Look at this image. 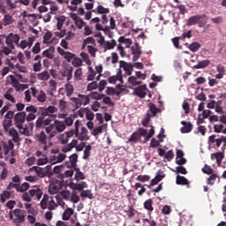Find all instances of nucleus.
Instances as JSON below:
<instances>
[{"label": "nucleus", "mask_w": 226, "mask_h": 226, "mask_svg": "<svg viewBox=\"0 0 226 226\" xmlns=\"http://www.w3.org/2000/svg\"><path fill=\"white\" fill-rule=\"evenodd\" d=\"M40 112L42 117H47V116H49V117L44 120L45 126H49L51 121H54V124H51L46 128V132L49 134V139H53V137L57 135V119H56V115H54L56 107L49 106L48 108H40Z\"/></svg>", "instance_id": "obj_1"}, {"label": "nucleus", "mask_w": 226, "mask_h": 226, "mask_svg": "<svg viewBox=\"0 0 226 226\" xmlns=\"http://www.w3.org/2000/svg\"><path fill=\"white\" fill-rule=\"evenodd\" d=\"M74 92V87L72 83L68 82L64 87H60L58 90V97L60 98L59 101V108L61 111H64L67 106V102L64 101L66 97H72V94Z\"/></svg>", "instance_id": "obj_2"}, {"label": "nucleus", "mask_w": 226, "mask_h": 226, "mask_svg": "<svg viewBox=\"0 0 226 226\" xmlns=\"http://www.w3.org/2000/svg\"><path fill=\"white\" fill-rule=\"evenodd\" d=\"M26 216H27V212L20 208H15L9 213L10 220L12 221L15 226H20L25 223Z\"/></svg>", "instance_id": "obj_3"}, {"label": "nucleus", "mask_w": 226, "mask_h": 226, "mask_svg": "<svg viewBox=\"0 0 226 226\" xmlns=\"http://www.w3.org/2000/svg\"><path fill=\"white\" fill-rule=\"evenodd\" d=\"M9 79H11V84L12 87L16 89V91H20V87L22 89H27L26 84H21L19 82H26L27 80L24 79L21 74H16V76L9 75Z\"/></svg>", "instance_id": "obj_4"}, {"label": "nucleus", "mask_w": 226, "mask_h": 226, "mask_svg": "<svg viewBox=\"0 0 226 226\" xmlns=\"http://www.w3.org/2000/svg\"><path fill=\"white\" fill-rule=\"evenodd\" d=\"M52 165H48L45 168H40L34 166L28 170V172H35L38 177H47V176H52Z\"/></svg>", "instance_id": "obj_5"}, {"label": "nucleus", "mask_w": 226, "mask_h": 226, "mask_svg": "<svg viewBox=\"0 0 226 226\" xmlns=\"http://www.w3.org/2000/svg\"><path fill=\"white\" fill-rule=\"evenodd\" d=\"M66 114H60L58 116V118H63L64 121H57V132H64V129L66 126H72L73 124V118L72 117H67Z\"/></svg>", "instance_id": "obj_6"}, {"label": "nucleus", "mask_w": 226, "mask_h": 226, "mask_svg": "<svg viewBox=\"0 0 226 226\" xmlns=\"http://www.w3.org/2000/svg\"><path fill=\"white\" fill-rule=\"evenodd\" d=\"M19 41H20V36L14 34H10L5 40L6 45L11 49V50L15 49V45H19Z\"/></svg>", "instance_id": "obj_7"}, {"label": "nucleus", "mask_w": 226, "mask_h": 226, "mask_svg": "<svg viewBox=\"0 0 226 226\" xmlns=\"http://www.w3.org/2000/svg\"><path fill=\"white\" fill-rule=\"evenodd\" d=\"M147 133V129L139 128L137 132H132V134L129 138V142H134L137 143L138 140L140 139L141 136H146Z\"/></svg>", "instance_id": "obj_8"}, {"label": "nucleus", "mask_w": 226, "mask_h": 226, "mask_svg": "<svg viewBox=\"0 0 226 226\" xmlns=\"http://www.w3.org/2000/svg\"><path fill=\"white\" fill-rule=\"evenodd\" d=\"M30 89L32 92V95L34 96V98H36L38 102H45V100H47V95L45 94V92H43V90L38 92V90L34 87H31Z\"/></svg>", "instance_id": "obj_9"}, {"label": "nucleus", "mask_w": 226, "mask_h": 226, "mask_svg": "<svg viewBox=\"0 0 226 226\" xmlns=\"http://www.w3.org/2000/svg\"><path fill=\"white\" fill-rule=\"evenodd\" d=\"M119 68L124 69L128 76H131L133 72V66L132 64L126 63V61L121 60L119 61Z\"/></svg>", "instance_id": "obj_10"}, {"label": "nucleus", "mask_w": 226, "mask_h": 226, "mask_svg": "<svg viewBox=\"0 0 226 226\" xmlns=\"http://www.w3.org/2000/svg\"><path fill=\"white\" fill-rule=\"evenodd\" d=\"M131 50L133 55V61H138L140 55L142 54L139 43L136 42L135 45L132 46Z\"/></svg>", "instance_id": "obj_11"}, {"label": "nucleus", "mask_w": 226, "mask_h": 226, "mask_svg": "<svg viewBox=\"0 0 226 226\" xmlns=\"http://www.w3.org/2000/svg\"><path fill=\"white\" fill-rule=\"evenodd\" d=\"M74 135V131L71 130L69 132H65L64 134H60L58 136V140L61 144H66L69 141V139Z\"/></svg>", "instance_id": "obj_12"}, {"label": "nucleus", "mask_w": 226, "mask_h": 226, "mask_svg": "<svg viewBox=\"0 0 226 226\" xmlns=\"http://www.w3.org/2000/svg\"><path fill=\"white\" fill-rule=\"evenodd\" d=\"M14 122L16 126H19V124H24V123H26V112H19L14 115Z\"/></svg>", "instance_id": "obj_13"}, {"label": "nucleus", "mask_w": 226, "mask_h": 226, "mask_svg": "<svg viewBox=\"0 0 226 226\" xmlns=\"http://www.w3.org/2000/svg\"><path fill=\"white\" fill-rule=\"evenodd\" d=\"M30 195L34 200H40V199H41V195H43V192L41 189L35 187L30 190Z\"/></svg>", "instance_id": "obj_14"}, {"label": "nucleus", "mask_w": 226, "mask_h": 226, "mask_svg": "<svg viewBox=\"0 0 226 226\" xmlns=\"http://www.w3.org/2000/svg\"><path fill=\"white\" fill-rule=\"evenodd\" d=\"M57 53H59L61 56H64V58H65V60L67 62H72V60H73V58L75 57V54L72 53V52H66L64 51V49H61V48H57Z\"/></svg>", "instance_id": "obj_15"}, {"label": "nucleus", "mask_w": 226, "mask_h": 226, "mask_svg": "<svg viewBox=\"0 0 226 226\" xmlns=\"http://www.w3.org/2000/svg\"><path fill=\"white\" fill-rule=\"evenodd\" d=\"M8 136L12 138L13 142L16 144L20 142V137L19 136V132L15 128H11L7 132Z\"/></svg>", "instance_id": "obj_16"}, {"label": "nucleus", "mask_w": 226, "mask_h": 226, "mask_svg": "<svg viewBox=\"0 0 226 226\" xmlns=\"http://www.w3.org/2000/svg\"><path fill=\"white\" fill-rule=\"evenodd\" d=\"M70 188L72 191L82 192L85 188H87V184L85 181L81 182L80 184H74L73 182H71Z\"/></svg>", "instance_id": "obj_17"}, {"label": "nucleus", "mask_w": 226, "mask_h": 226, "mask_svg": "<svg viewBox=\"0 0 226 226\" xmlns=\"http://www.w3.org/2000/svg\"><path fill=\"white\" fill-rule=\"evenodd\" d=\"M108 80L110 84H116L117 80H119L121 83H124L122 71L118 70L117 75L110 76V78H109Z\"/></svg>", "instance_id": "obj_18"}, {"label": "nucleus", "mask_w": 226, "mask_h": 226, "mask_svg": "<svg viewBox=\"0 0 226 226\" xmlns=\"http://www.w3.org/2000/svg\"><path fill=\"white\" fill-rule=\"evenodd\" d=\"M164 177H165L164 172L162 170H159L155 175L154 178L151 180V185H158V183L162 182Z\"/></svg>", "instance_id": "obj_19"}, {"label": "nucleus", "mask_w": 226, "mask_h": 226, "mask_svg": "<svg viewBox=\"0 0 226 226\" xmlns=\"http://www.w3.org/2000/svg\"><path fill=\"white\" fill-rule=\"evenodd\" d=\"M80 141L88 140V130L86 127H82L80 132H79V135L76 136Z\"/></svg>", "instance_id": "obj_20"}, {"label": "nucleus", "mask_w": 226, "mask_h": 226, "mask_svg": "<svg viewBox=\"0 0 226 226\" xmlns=\"http://www.w3.org/2000/svg\"><path fill=\"white\" fill-rule=\"evenodd\" d=\"M72 72H73V68L69 67V68H64L62 72H59V74L62 77H67V82H69V80H71L72 78Z\"/></svg>", "instance_id": "obj_21"}, {"label": "nucleus", "mask_w": 226, "mask_h": 226, "mask_svg": "<svg viewBox=\"0 0 226 226\" xmlns=\"http://www.w3.org/2000/svg\"><path fill=\"white\" fill-rule=\"evenodd\" d=\"M181 124L184 125V127L180 129L182 133H189L192 132V124L190 122L187 123L186 121H181Z\"/></svg>", "instance_id": "obj_22"}, {"label": "nucleus", "mask_w": 226, "mask_h": 226, "mask_svg": "<svg viewBox=\"0 0 226 226\" xmlns=\"http://www.w3.org/2000/svg\"><path fill=\"white\" fill-rule=\"evenodd\" d=\"M176 183H177V185H186L187 188H190L189 180L185 177H181L180 175H177V177L176 178Z\"/></svg>", "instance_id": "obj_23"}, {"label": "nucleus", "mask_w": 226, "mask_h": 226, "mask_svg": "<svg viewBox=\"0 0 226 226\" xmlns=\"http://www.w3.org/2000/svg\"><path fill=\"white\" fill-rule=\"evenodd\" d=\"M128 83L131 85L129 86L130 89H132L133 87H137L142 84L141 80H138V79L135 76H129Z\"/></svg>", "instance_id": "obj_24"}, {"label": "nucleus", "mask_w": 226, "mask_h": 226, "mask_svg": "<svg viewBox=\"0 0 226 226\" xmlns=\"http://www.w3.org/2000/svg\"><path fill=\"white\" fill-rule=\"evenodd\" d=\"M146 91H147V87L146 86H139L134 89V93L137 94V96L140 98H145L146 96Z\"/></svg>", "instance_id": "obj_25"}, {"label": "nucleus", "mask_w": 226, "mask_h": 226, "mask_svg": "<svg viewBox=\"0 0 226 226\" xmlns=\"http://www.w3.org/2000/svg\"><path fill=\"white\" fill-rule=\"evenodd\" d=\"M201 19H202V17L200 15L192 16V17L189 18V19L187 20V26H195V25L199 24V22L200 21Z\"/></svg>", "instance_id": "obj_26"}, {"label": "nucleus", "mask_w": 226, "mask_h": 226, "mask_svg": "<svg viewBox=\"0 0 226 226\" xmlns=\"http://www.w3.org/2000/svg\"><path fill=\"white\" fill-rule=\"evenodd\" d=\"M148 108H149L148 113L152 114L151 117H155L158 112H160V109L156 108L155 104L153 102L148 103Z\"/></svg>", "instance_id": "obj_27"}, {"label": "nucleus", "mask_w": 226, "mask_h": 226, "mask_svg": "<svg viewBox=\"0 0 226 226\" xmlns=\"http://www.w3.org/2000/svg\"><path fill=\"white\" fill-rule=\"evenodd\" d=\"M77 139H72V141L68 144L67 146H64L62 148L63 153H69V151H72V148H77Z\"/></svg>", "instance_id": "obj_28"}, {"label": "nucleus", "mask_w": 226, "mask_h": 226, "mask_svg": "<svg viewBox=\"0 0 226 226\" xmlns=\"http://www.w3.org/2000/svg\"><path fill=\"white\" fill-rule=\"evenodd\" d=\"M208 141L212 144L215 143V146L217 147H220L222 146V136L220 137V138H217L216 139V135H211L209 138H208Z\"/></svg>", "instance_id": "obj_29"}, {"label": "nucleus", "mask_w": 226, "mask_h": 226, "mask_svg": "<svg viewBox=\"0 0 226 226\" xmlns=\"http://www.w3.org/2000/svg\"><path fill=\"white\" fill-rule=\"evenodd\" d=\"M11 193L13 192L10 191H4L3 193L0 194V201L2 204H4V202L9 199H11Z\"/></svg>", "instance_id": "obj_30"}, {"label": "nucleus", "mask_w": 226, "mask_h": 226, "mask_svg": "<svg viewBox=\"0 0 226 226\" xmlns=\"http://www.w3.org/2000/svg\"><path fill=\"white\" fill-rule=\"evenodd\" d=\"M14 147H15V145L13 144V141H11V139L8 140V144L4 142V154H8V153L13 150Z\"/></svg>", "instance_id": "obj_31"}, {"label": "nucleus", "mask_w": 226, "mask_h": 226, "mask_svg": "<svg viewBox=\"0 0 226 226\" xmlns=\"http://www.w3.org/2000/svg\"><path fill=\"white\" fill-rule=\"evenodd\" d=\"M73 213H74V210L72 207H68L63 213L62 219L64 221L70 220L72 217V215H73Z\"/></svg>", "instance_id": "obj_32"}, {"label": "nucleus", "mask_w": 226, "mask_h": 226, "mask_svg": "<svg viewBox=\"0 0 226 226\" xmlns=\"http://www.w3.org/2000/svg\"><path fill=\"white\" fill-rule=\"evenodd\" d=\"M216 178H218V183H220L221 177H218L217 174H215V173L210 174V177L207 178V184L209 185H214L216 181Z\"/></svg>", "instance_id": "obj_33"}, {"label": "nucleus", "mask_w": 226, "mask_h": 226, "mask_svg": "<svg viewBox=\"0 0 226 226\" xmlns=\"http://www.w3.org/2000/svg\"><path fill=\"white\" fill-rule=\"evenodd\" d=\"M49 200H50V197L48 194H44L40 203L41 209H47L49 207Z\"/></svg>", "instance_id": "obj_34"}, {"label": "nucleus", "mask_w": 226, "mask_h": 226, "mask_svg": "<svg viewBox=\"0 0 226 226\" xmlns=\"http://www.w3.org/2000/svg\"><path fill=\"white\" fill-rule=\"evenodd\" d=\"M210 63H211V61L208 59L200 61V63H198V64L194 65V69H205V68L208 67Z\"/></svg>", "instance_id": "obj_35"}, {"label": "nucleus", "mask_w": 226, "mask_h": 226, "mask_svg": "<svg viewBox=\"0 0 226 226\" xmlns=\"http://www.w3.org/2000/svg\"><path fill=\"white\" fill-rule=\"evenodd\" d=\"M144 209L147 210L148 212L152 213L154 211V207H153V200L148 199L143 203Z\"/></svg>", "instance_id": "obj_36"}, {"label": "nucleus", "mask_w": 226, "mask_h": 226, "mask_svg": "<svg viewBox=\"0 0 226 226\" xmlns=\"http://www.w3.org/2000/svg\"><path fill=\"white\" fill-rule=\"evenodd\" d=\"M97 94V99L101 100L102 97H104L103 102L106 105H114L113 102L111 101L109 96H105V94H99L98 93H95Z\"/></svg>", "instance_id": "obj_37"}, {"label": "nucleus", "mask_w": 226, "mask_h": 226, "mask_svg": "<svg viewBox=\"0 0 226 226\" xmlns=\"http://www.w3.org/2000/svg\"><path fill=\"white\" fill-rule=\"evenodd\" d=\"M58 172H57V178H64V177H72L73 175V170H67L64 172V174L59 173L60 166H57Z\"/></svg>", "instance_id": "obj_38"}, {"label": "nucleus", "mask_w": 226, "mask_h": 226, "mask_svg": "<svg viewBox=\"0 0 226 226\" xmlns=\"http://www.w3.org/2000/svg\"><path fill=\"white\" fill-rule=\"evenodd\" d=\"M116 46H117V41H114V39H111L110 41H109L104 43V49L105 50L113 49Z\"/></svg>", "instance_id": "obj_39"}, {"label": "nucleus", "mask_w": 226, "mask_h": 226, "mask_svg": "<svg viewBox=\"0 0 226 226\" xmlns=\"http://www.w3.org/2000/svg\"><path fill=\"white\" fill-rule=\"evenodd\" d=\"M70 162H71V167L74 170L77 168V161H78V155L76 153L72 154V155H71L69 157Z\"/></svg>", "instance_id": "obj_40"}, {"label": "nucleus", "mask_w": 226, "mask_h": 226, "mask_svg": "<svg viewBox=\"0 0 226 226\" xmlns=\"http://www.w3.org/2000/svg\"><path fill=\"white\" fill-rule=\"evenodd\" d=\"M52 32L47 31L43 36V43H52Z\"/></svg>", "instance_id": "obj_41"}, {"label": "nucleus", "mask_w": 226, "mask_h": 226, "mask_svg": "<svg viewBox=\"0 0 226 226\" xmlns=\"http://www.w3.org/2000/svg\"><path fill=\"white\" fill-rule=\"evenodd\" d=\"M29 190V183H23L21 185L20 184H18V192L20 193H24V192H27Z\"/></svg>", "instance_id": "obj_42"}, {"label": "nucleus", "mask_w": 226, "mask_h": 226, "mask_svg": "<svg viewBox=\"0 0 226 226\" xmlns=\"http://www.w3.org/2000/svg\"><path fill=\"white\" fill-rule=\"evenodd\" d=\"M201 48V44L199 42H192L188 45V49L192 51V53H196Z\"/></svg>", "instance_id": "obj_43"}, {"label": "nucleus", "mask_w": 226, "mask_h": 226, "mask_svg": "<svg viewBox=\"0 0 226 226\" xmlns=\"http://www.w3.org/2000/svg\"><path fill=\"white\" fill-rule=\"evenodd\" d=\"M223 158H224V154L222 152H216V153L211 154V160L222 161Z\"/></svg>", "instance_id": "obj_44"}, {"label": "nucleus", "mask_w": 226, "mask_h": 226, "mask_svg": "<svg viewBox=\"0 0 226 226\" xmlns=\"http://www.w3.org/2000/svg\"><path fill=\"white\" fill-rule=\"evenodd\" d=\"M12 124H13V120L4 118V120L3 121V127L4 132H8V130H10V127L11 126Z\"/></svg>", "instance_id": "obj_45"}, {"label": "nucleus", "mask_w": 226, "mask_h": 226, "mask_svg": "<svg viewBox=\"0 0 226 226\" xmlns=\"http://www.w3.org/2000/svg\"><path fill=\"white\" fill-rule=\"evenodd\" d=\"M37 140L41 142V144H47V135L45 134L44 132H41L40 134L36 135Z\"/></svg>", "instance_id": "obj_46"}, {"label": "nucleus", "mask_w": 226, "mask_h": 226, "mask_svg": "<svg viewBox=\"0 0 226 226\" xmlns=\"http://www.w3.org/2000/svg\"><path fill=\"white\" fill-rule=\"evenodd\" d=\"M85 115H86V118L89 121H93L94 119V113H93V111L91 109H89L88 108L85 109Z\"/></svg>", "instance_id": "obj_47"}, {"label": "nucleus", "mask_w": 226, "mask_h": 226, "mask_svg": "<svg viewBox=\"0 0 226 226\" xmlns=\"http://www.w3.org/2000/svg\"><path fill=\"white\" fill-rule=\"evenodd\" d=\"M76 171L74 178L76 179L77 182H79L80 179H85V175L83 174L82 171H80L79 168L74 169Z\"/></svg>", "instance_id": "obj_48"}, {"label": "nucleus", "mask_w": 226, "mask_h": 226, "mask_svg": "<svg viewBox=\"0 0 226 226\" xmlns=\"http://www.w3.org/2000/svg\"><path fill=\"white\" fill-rule=\"evenodd\" d=\"M50 2L49 0H34L32 2V6L34 9H36L38 4H49Z\"/></svg>", "instance_id": "obj_49"}, {"label": "nucleus", "mask_w": 226, "mask_h": 226, "mask_svg": "<svg viewBox=\"0 0 226 226\" xmlns=\"http://www.w3.org/2000/svg\"><path fill=\"white\" fill-rule=\"evenodd\" d=\"M150 177L149 175H139L136 178L137 181L145 183L150 181Z\"/></svg>", "instance_id": "obj_50"}, {"label": "nucleus", "mask_w": 226, "mask_h": 226, "mask_svg": "<svg viewBox=\"0 0 226 226\" xmlns=\"http://www.w3.org/2000/svg\"><path fill=\"white\" fill-rule=\"evenodd\" d=\"M202 172L206 175H212L214 174L215 170H213V168H210V166H208V164H205V167L202 168Z\"/></svg>", "instance_id": "obj_51"}, {"label": "nucleus", "mask_w": 226, "mask_h": 226, "mask_svg": "<svg viewBox=\"0 0 226 226\" xmlns=\"http://www.w3.org/2000/svg\"><path fill=\"white\" fill-rule=\"evenodd\" d=\"M22 200H24L25 202H31V200H33V198L31 196V192L30 191L27 192H24L21 196Z\"/></svg>", "instance_id": "obj_52"}, {"label": "nucleus", "mask_w": 226, "mask_h": 226, "mask_svg": "<svg viewBox=\"0 0 226 226\" xmlns=\"http://www.w3.org/2000/svg\"><path fill=\"white\" fill-rule=\"evenodd\" d=\"M97 13L98 14H102V15L109 14V8H105V7H103L102 5H99L97 7Z\"/></svg>", "instance_id": "obj_53"}, {"label": "nucleus", "mask_w": 226, "mask_h": 226, "mask_svg": "<svg viewBox=\"0 0 226 226\" xmlns=\"http://www.w3.org/2000/svg\"><path fill=\"white\" fill-rule=\"evenodd\" d=\"M83 64V60L79 57H73L72 58V65L76 68L80 67V65Z\"/></svg>", "instance_id": "obj_54"}, {"label": "nucleus", "mask_w": 226, "mask_h": 226, "mask_svg": "<svg viewBox=\"0 0 226 226\" xmlns=\"http://www.w3.org/2000/svg\"><path fill=\"white\" fill-rule=\"evenodd\" d=\"M151 118H152V115L150 113H147L145 116V118L141 121V124L144 127H147L148 125V123L150 122Z\"/></svg>", "instance_id": "obj_55"}, {"label": "nucleus", "mask_w": 226, "mask_h": 226, "mask_svg": "<svg viewBox=\"0 0 226 226\" xmlns=\"http://www.w3.org/2000/svg\"><path fill=\"white\" fill-rule=\"evenodd\" d=\"M81 125V122L79 120L75 121L74 123V130H72L73 134L75 136H79V127Z\"/></svg>", "instance_id": "obj_56"}, {"label": "nucleus", "mask_w": 226, "mask_h": 226, "mask_svg": "<svg viewBox=\"0 0 226 226\" xmlns=\"http://www.w3.org/2000/svg\"><path fill=\"white\" fill-rule=\"evenodd\" d=\"M79 97H80L81 99L82 105L86 106L89 104V102H90L89 95L79 94Z\"/></svg>", "instance_id": "obj_57"}, {"label": "nucleus", "mask_w": 226, "mask_h": 226, "mask_svg": "<svg viewBox=\"0 0 226 226\" xmlns=\"http://www.w3.org/2000/svg\"><path fill=\"white\" fill-rule=\"evenodd\" d=\"M82 75H83V70L82 68H77V70L74 72V78L78 80L82 79Z\"/></svg>", "instance_id": "obj_58"}, {"label": "nucleus", "mask_w": 226, "mask_h": 226, "mask_svg": "<svg viewBox=\"0 0 226 226\" xmlns=\"http://www.w3.org/2000/svg\"><path fill=\"white\" fill-rule=\"evenodd\" d=\"M80 197L92 200L94 198V194L90 191H82L80 192Z\"/></svg>", "instance_id": "obj_59"}, {"label": "nucleus", "mask_w": 226, "mask_h": 226, "mask_svg": "<svg viewBox=\"0 0 226 226\" xmlns=\"http://www.w3.org/2000/svg\"><path fill=\"white\" fill-rule=\"evenodd\" d=\"M49 75L48 72H43L38 74L39 80H49Z\"/></svg>", "instance_id": "obj_60"}, {"label": "nucleus", "mask_w": 226, "mask_h": 226, "mask_svg": "<svg viewBox=\"0 0 226 226\" xmlns=\"http://www.w3.org/2000/svg\"><path fill=\"white\" fill-rule=\"evenodd\" d=\"M4 98H5V100H7L8 102H11V103H15L16 102L15 97H13V95H11V94H10L9 92L4 94Z\"/></svg>", "instance_id": "obj_61"}, {"label": "nucleus", "mask_w": 226, "mask_h": 226, "mask_svg": "<svg viewBox=\"0 0 226 226\" xmlns=\"http://www.w3.org/2000/svg\"><path fill=\"white\" fill-rule=\"evenodd\" d=\"M5 4L7 6V10H15L17 8V4H13L11 0H5Z\"/></svg>", "instance_id": "obj_62"}, {"label": "nucleus", "mask_w": 226, "mask_h": 226, "mask_svg": "<svg viewBox=\"0 0 226 226\" xmlns=\"http://www.w3.org/2000/svg\"><path fill=\"white\" fill-rule=\"evenodd\" d=\"M64 21H65V17L64 16H61V17L57 18V29H58V31H60V29L62 28Z\"/></svg>", "instance_id": "obj_63"}, {"label": "nucleus", "mask_w": 226, "mask_h": 226, "mask_svg": "<svg viewBox=\"0 0 226 226\" xmlns=\"http://www.w3.org/2000/svg\"><path fill=\"white\" fill-rule=\"evenodd\" d=\"M102 130H103V126L102 125H99L97 128L93 130L92 135L93 136H97V135L102 133Z\"/></svg>", "instance_id": "obj_64"}]
</instances>
